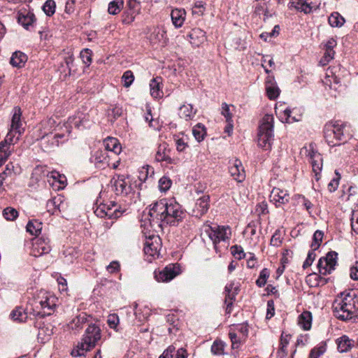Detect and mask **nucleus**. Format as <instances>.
Listing matches in <instances>:
<instances>
[{"label": "nucleus", "mask_w": 358, "mask_h": 358, "mask_svg": "<svg viewBox=\"0 0 358 358\" xmlns=\"http://www.w3.org/2000/svg\"><path fill=\"white\" fill-rule=\"evenodd\" d=\"M185 216L181 206L173 199H162L156 201L143 214L145 225L147 221L151 228L156 231L164 225H177Z\"/></svg>", "instance_id": "nucleus-1"}, {"label": "nucleus", "mask_w": 358, "mask_h": 358, "mask_svg": "<svg viewBox=\"0 0 358 358\" xmlns=\"http://www.w3.org/2000/svg\"><path fill=\"white\" fill-rule=\"evenodd\" d=\"M332 309L337 319L356 322L358 320V294L341 293L334 301Z\"/></svg>", "instance_id": "nucleus-2"}, {"label": "nucleus", "mask_w": 358, "mask_h": 358, "mask_svg": "<svg viewBox=\"0 0 358 358\" xmlns=\"http://www.w3.org/2000/svg\"><path fill=\"white\" fill-rule=\"evenodd\" d=\"M351 128L341 121L331 122L325 124L324 138L330 146L340 145L352 138Z\"/></svg>", "instance_id": "nucleus-3"}, {"label": "nucleus", "mask_w": 358, "mask_h": 358, "mask_svg": "<svg viewBox=\"0 0 358 358\" xmlns=\"http://www.w3.org/2000/svg\"><path fill=\"white\" fill-rule=\"evenodd\" d=\"M101 338V329L96 324H90L86 329L81 341L76 348L72 350L71 355L74 357L84 356L87 352L91 350L97 344Z\"/></svg>", "instance_id": "nucleus-4"}, {"label": "nucleus", "mask_w": 358, "mask_h": 358, "mask_svg": "<svg viewBox=\"0 0 358 358\" xmlns=\"http://www.w3.org/2000/svg\"><path fill=\"white\" fill-rule=\"evenodd\" d=\"M273 121L272 115L266 114L260 122L257 135V143L259 147L264 150L271 149L273 141Z\"/></svg>", "instance_id": "nucleus-5"}, {"label": "nucleus", "mask_w": 358, "mask_h": 358, "mask_svg": "<svg viewBox=\"0 0 358 358\" xmlns=\"http://www.w3.org/2000/svg\"><path fill=\"white\" fill-rule=\"evenodd\" d=\"M64 131L56 129L55 134H48L43 135L41 138L40 145L41 148L45 152H50L59 147L69 140V136L71 133L70 129H64Z\"/></svg>", "instance_id": "nucleus-6"}, {"label": "nucleus", "mask_w": 358, "mask_h": 358, "mask_svg": "<svg viewBox=\"0 0 358 358\" xmlns=\"http://www.w3.org/2000/svg\"><path fill=\"white\" fill-rule=\"evenodd\" d=\"M205 232L212 241L214 249L217 253L220 252L217 244L221 241L229 240L231 234V229L229 226H208L205 229Z\"/></svg>", "instance_id": "nucleus-7"}, {"label": "nucleus", "mask_w": 358, "mask_h": 358, "mask_svg": "<svg viewBox=\"0 0 358 358\" xmlns=\"http://www.w3.org/2000/svg\"><path fill=\"white\" fill-rule=\"evenodd\" d=\"M305 153L309 157L315 179L316 181H319L323 166L322 157L320 153L315 150L314 145L312 143L305 148Z\"/></svg>", "instance_id": "nucleus-8"}, {"label": "nucleus", "mask_w": 358, "mask_h": 358, "mask_svg": "<svg viewBox=\"0 0 358 358\" xmlns=\"http://www.w3.org/2000/svg\"><path fill=\"white\" fill-rule=\"evenodd\" d=\"M57 298L55 296L47 293L40 301L36 302V307L42 309L41 312H38L37 315L44 317L52 315L57 306Z\"/></svg>", "instance_id": "nucleus-9"}, {"label": "nucleus", "mask_w": 358, "mask_h": 358, "mask_svg": "<svg viewBox=\"0 0 358 358\" xmlns=\"http://www.w3.org/2000/svg\"><path fill=\"white\" fill-rule=\"evenodd\" d=\"M144 234H146L145 232ZM161 248V238L158 235L155 233L145 235L144 252L146 255L153 258L159 257Z\"/></svg>", "instance_id": "nucleus-10"}, {"label": "nucleus", "mask_w": 358, "mask_h": 358, "mask_svg": "<svg viewBox=\"0 0 358 358\" xmlns=\"http://www.w3.org/2000/svg\"><path fill=\"white\" fill-rule=\"evenodd\" d=\"M97 217L101 218L116 219L122 214L115 201H110L109 204L101 203L94 210Z\"/></svg>", "instance_id": "nucleus-11"}, {"label": "nucleus", "mask_w": 358, "mask_h": 358, "mask_svg": "<svg viewBox=\"0 0 358 358\" xmlns=\"http://www.w3.org/2000/svg\"><path fill=\"white\" fill-rule=\"evenodd\" d=\"M180 273V268L178 264H169L162 270L155 271L154 276L159 282H168Z\"/></svg>", "instance_id": "nucleus-12"}, {"label": "nucleus", "mask_w": 358, "mask_h": 358, "mask_svg": "<svg viewBox=\"0 0 358 358\" xmlns=\"http://www.w3.org/2000/svg\"><path fill=\"white\" fill-rule=\"evenodd\" d=\"M91 122L87 113L79 110L73 116L70 117L68 122L65 123L69 125L70 129L73 127L78 129H84L90 127Z\"/></svg>", "instance_id": "nucleus-13"}, {"label": "nucleus", "mask_w": 358, "mask_h": 358, "mask_svg": "<svg viewBox=\"0 0 358 358\" xmlns=\"http://www.w3.org/2000/svg\"><path fill=\"white\" fill-rule=\"evenodd\" d=\"M57 129L59 131H64V129H69V127L66 123L57 122L56 120L53 117L48 118L41 122V134L42 136L48 134H55V131Z\"/></svg>", "instance_id": "nucleus-14"}, {"label": "nucleus", "mask_w": 358, "mask_h": 358, "mask_svg": "<svg viewBox=\"0 0 358 358\" xmlns=\"http://www.w3.org/2000/svg\"><path fill=\"white\" fill-rule=\"evenodd\" d=\"M50 251L49 240L44 237H36L32 243L31 255L39 257Z\"/></svg>", "instance_id": "nucleus-15"}, {"label": "nucleus", "mask_w": 358, "mask_h": 358, "mask_svg": "<svg viewBox=\"0 0 358 358\" xmlns=\"http://www.w3.org/2000/svg\"><path fill=\"white\" fill-rule=\"evenodd\" d=\"M111 157L112 156L109 155L106 151L99 150L94 152L90 161L94 164L96 168L104 169L106 167L110 166Z\"/></svg>", "instance_id": "nucleus-16"}, {"label": "nucleus", "mask_w": 358, "mask_h": 358, "mask_svg": "<svg viewBox=\"0 0 358 358\" xmlns=\"http://www.w3.org/2000/svg\"><path fill=\"white\" fill-rule=\"evenodd\" d=\"M113 186L117 195H127L131 192L130 181L124 176H119L115 179Z\"/></svg>", "instance_id": "nucleus-17"}, {"label": "nucleus", "mask_w": 358, "mask_h": 358, "mask_svg": "<svg viewBox=\"0 0 358 358\" xmlns=\"http://www.w3.org/2000/svg\"><path fill=\"white\" fill-rule=\"evenodd\" d=\"M229 171L233 178L238 182H243L245 178L242 162L238 159L229 162Z\"/></svg>", "instance_id": "nucleus-18"}, {"label": "nucleus", "mask_w": 358, "mask_h": 358, "mask_svg": "<svg viewBox=\"0 0 358 358\" xmlns=\"http://www.w3.org/2000/svg\"><path fill=\"white\" fill-rule=\"evenodd\" d=\"M210 196L208 195H203L199 198L192 210V215L196 217H201L206 214L210 207Z\"/></svg>", "instance_id": "nucleus-19"}, {"label": "nucleus", "mask_w": 358, "mask_h": 358, "mask_svg": "<svg viewBox=\"0 0 358 358\" xmlns=\"http://www.w3.org/2000/svg\"><path fill=\"white\" fill-rule=\"evenodd\" d=\"M271 201H273L276 207H281L282 205L289 203L290 197L287 190L274 188L270 196Z\"/></svg>", "instance_id": "nucleus-20"}, {"label": "nucleus", "mask_w": 358, "mask_h": 358, "mask_svg": "<svg viewBox=\"0 0 358 358\" xmlns=\"http://www.w3.org/2000/svg\"><path fill=\"white\" fill-rule=\"evenodd\" d=\"M38 325V340L41 343L48 341L54 334V326L51 323L37 322Z\"/></svg>", "instance_id": "nucleus-21"}, {"label": "nucleus", "mask_w": 358, "mask_h": 358, "mask_svg": "<svg viewBox=\"0 0 358 358\" xmlns=\"http://www.w3.org/2000/svg\"><path fill=\"white\" fill-rule=\"evenodd\" d=\"M35 21V15L30 11L23 10L17 13L18 23L27 30H29L34 25Z\"/></svg>", "instance_id": "nucleus-22"}, {"label": "nucleus", "mask_w": 358, "mask_h": 358, "mask_svg": "<svg viewBox=\"0 0 358 358\" xmlns=\"http://www.w3.org/2000/svg\"><path fill=\"white\" fill-rule=\"evenodd\" d=\"M103 145L105 150L107 152H110V155H118L122 151V146L117 138L114 137H107L103 141Z\"/></svg>", "instance_id": "nucleus-23"}, {"label": "nucleus", "mask_w": 358, "mask_h": 358, "mask_svg": "<svg viewBox=\"0 0 358 358\" xmlns=\"http://www.w3.org/2000/svg\"><path fill=\"white\" fill-rule=\"evenodd\" d=\"M266 92L267 96L271 100L277 99L280 94V90L271 76H268L266 78Z\"/></svg>", "instance_id": "nucleus-24"}, {"label": "nucleus", "mask_w": 358, "mask_h": 358, "mask_svg": "<svg viewBox=\"0 0 358 358\" xmlns=\"http://www.w3.org/2000/svg\"><path fill=\"white\" fill-rule=\"evenodd\" d=\"M171 17L176 28H180L184 24L186 17V11L183 8H175L171 10Z\"/></svg>", "instance_id": "nucleus-25"}, {"label": "nucleus", "mask_w": 358, "mask_h": 358, "mask_svg": "<svg viewBox=\"0 0 358 358\" xmlns=\"http://www.w3.org/2000/svg\"><path fill=\"white\" fill-rule=\"evenodd\" d=\"M190 43L196 47H199L206 40V33L200 29H194L188 34Z\"/></svg>", "instance_id": "nucleus-26"}, {"label": "nucleus", "mask_w": 358, "mask_h": 358, "mask_svg": "<svg viewBox=\"0 0 358 358\" xmlns=\"http://www.w3.org/2000/svg\"><path fill=\"white\" fill-rule=\"evenodd\" d=\"M21 111L20 108H15L14 113L11 120V125L10 129L15 130V134H17L20 136L24 132V129L22 128V122H21Z\"/></svg>", "instance_id": "nucleus-27"}, {"label": "nucleus", "mask_w": 358, "mask_h": 358, "mask_svg": "<svg viewBox=\"0 0 358 358\" xmlns=\"http://www.w3.org/2000/svg\"><path fill=\"white\" fill-rule=\"evenodd\" d=\"M162 78L156 77L152 78L150 83V94L155 98H160L163 96V92L162 91Z\"/></svg>", "instance_id": "nucleus-28"}, {"label": "nucleus", "mask_w": 358, "mask_h": 358, "mask_svg": "<svg viewBox=\"0 0 358 358\" xmlns=\"http://www.w3.org/2000/svg\"><path fill=\"white\" fill-rule=\"evenodd\" d=\"M289 3L296 10L306 14L311 13L313 10L311 3L308 2V0H291Z\"/></svg>", "instance_id": "nucleus-29"}, {"label": "nucleus", "mask_w": 358, "mask_h": 358, "mask_svg": "<svg viewBox=\"0 0 358 358\" xmlns=\"http://www.w3.org/2000/svg\"><path fill=\"white\" fill-rule=\"evenodd\" d=\"M155 159L157 162H165L167 164H172L173 160L167 155V145L164 143L160 144L155 155Z\"/></svg>", "instance_id": "nucleus-30"}, {"label": "nucleus", "mask_w": 358, "mask_h": 358, "mask_svg": "<svg viewBox=\"0 0 358 358\" xmlns=\"http://www.w3.org/2000/svg\"><path fill=\"white\" fill-rule=\"evenodd\" d=\"M27 61V56L24 53L16 51L12 55L10 63L13 67L22 68L24 66Z\"/></svg>", "instance_id": "nucleus-31"}, {"label": "nucleus", "mask_w": 358, "mask_h": 358, "mask_svg": "<svg viewBox=\"0 0 358 358\" xmlns=\"http://www.w3.org/2000/svg\"><path fill=\"white\" fill-rule=\"evenodd\" d=\"M196 113V109H194L192 104H184L179 108V115L186 120H192Z\"/></svg>", "instance_id": "nucleus-32"}, {"label": "nucleus", "mask_w": 358, "mask_h": 358, "mask_svg": "<svg viewBox=\"0 0 358 358\" xmlns=\"http://www.w3.org/2000/svg\"><path fill=\"white\" fill-rule=\"evenodd\" d=\"M337 348L340 352H347L354 345V341L347 336H343L337 339Z\"/></svg>", "instance_id": "nucleus-33"}, {"label": "nucleus", "mask_w": 358, "mask_h": 358, "mask_svg": "<svg viewBox=\"0 0 358 358\" xmlns=\"http://www.w3.org/2000/svg\"><path fill=\"white\" fill-rule=\"evenodd\" d=\"M298 324L303 330H309L312 324V314L309 311H303L298 317Z\"/></svg>", "instance_id": "nucleus-34"}, {"label": "nucleus", "mask_w": 358, "mask_h": 358, "mask_svg": "<svg viewBox=\"0 0 358 358\" xmlns=\"http://www.w3.org/2000/svg\"><path fill=\"white\" fill-rule=\"evenodd\" d=\"M87 321V314L85 313H81L69 322V327L72 329L78 330L81 329L83 327V324Z\"/></svg>", "instance_id": "nucleus-35"}, {"label": "nucleus", "mask_w": 358, "mask_h": 358, "mask_svg": "<svg viewBox=\"0 0 358 358\" xmlns=\"http://www.w3.org/2000/svg\"><path fill=\"white\" fill-rule=\"evenodd\" d=\"M328 22L331 27L339 28L344 24L345 20L338 12H333L329 16Z\"/></svg>", "instance_id": "nucleus-36"}, {"label": "nucleus", "mask_w": 358, "mask_h": 358, "mask_svg": "<svg viewBox=\"0 0 358 358\" xmlns=\"http://www.w3.org/2000/svg\"><path fill=\"white\" fill-rule=\"evenodd\" d=\"M281 106H282V105H280L279 106H276L275 112H276V113L280 114V118L282 119V121H285L287 123H291L293 122L298 121L297 119H296L294 117H292L291 116L292 110L289 108H287L285 109H280V107H281Z\"/></svg>", "instance_id": "nucleus-37"}, {"label": "nucleus", "mask_w": 358, "mask_h": 358, "mask_svg": "<svg viewBox=\"0 0 358 358\" xmlns=\"http://www.w3.org/2000/svg\"><path fill=\"white\" fill-rule=\"evenodd\" d=\"M192 134L198 142L202 141L206 135V130L205 126L201 123L196 124L192 128Z\"/></svg>", "instance_id": "nucleus-38"}, {"label": "nucleus", "mask_w": 358, "mask_h": 358, "mask_svg": "<svg viewBox=\"0 0 358 358\" xmlns=\"http://www.w3.org/2000/svg\"><path fill=\"white\" fill-rule=\"evenodd\" d=\"M326 351V343L321 342L310 350L308 358H320Z\"/></svg>", "instance_id": "nucleus-39"}, {"label": "nucleus", "mask_w": 358, "mask_h": 358, "mask_svg": "<svg viewBox=\"0 0 358 358\" xmlns=\"http://www.w3.org/2000/svg\"><path fill=\"white\" fill-rule=\"evenodd\" d=\"M124 6L123 0H113L108 4V11L111 15L119 13Z\"/></svg>", "instance_id": "nucleus-40"}, {"label": "nucleus", "mask_w": 358, "mask_h": 358, "mask_svg": "<svg viewBox=\"0 0 358 358\" xmlns=\"http://www.w3.org/2000/svg\"><path fill=\"white\" fill-rule=\"evenodd\" d=\"M253 8L254 13L257 15L264 14V16L268 17V2H254Z\"/></svg>", "instance_id": "nucleus-41"}, {"label": "nucleus", "mask_w": 358, "mask_h": 358, "mask_svg": "<svg viewBox=\"0 0 358 358\" xmlns=\"http://www.w3.org/2000/svg\"><path fill=\"white\" fill-rule=\"evenodd\" d=\"M42 223L36 220L29 221L27 224V231L31 235L37 236L41 232L42 229Z\"/></svg>", "instance_id": "nucleus-42"}, {"label": "nucleus", "mask_w": 358, "mask_h": 358, "mask_svg": "<svg viewBox=\"0 0 358 358\" xmlns=\"http://www.w3.org/2000/svg\"><path fill=\"white\" fill-rule=\"evenodd\" d=\"M229 337L231 342V348L232 349H238L243 342L245 341L241 336L238 335V333L232 331L230 330L229 333Z\"/></svg>", "instance_id": "nucleus-43"}, {"label": "nucleus", "mask_w": 358, "mask_h": 358, "mask_svg": "<svg viewBox=\"0 0 358 358\" xmlns=\"http://www.w3.org/2000/svg\"><path fill=\"white\" fill-rule=\"evenodd\" d=\"M10 317L15 321L22 322L26 321L27 315L22 308H17L11 312Z\"/></svg>", "instance_id": "nucleus-44"}, {"label": "nucleus", "mask_w": 358, "mask_h": 358, "mask_svg": "<svg viewBox=\"0 0 358 358\" xmlns=\"http://www.w3.org/2000/svg\"><path fill=\"white\" fill-rule=\"evenodd\" d=\"M3 217L8 221L15 220L19 215L18 211L13 207H6L2 212Z\"/></svg>", "instance_id": "nucleus-45"}, {"label": "nucleus", "mask_w": 358, "mask_h": 358, "mask_svg": "<svg viewBox=\"0 0 358 358\" xmlns=\"http://www.w3.org/2000/svg\"><path fill=\"white\" fill-rule=\"evenodd\" d=\"M324 236V232L321 230H317L315 231L313 236V241L311 243V248L313 249V250H317L322 241V238Z\"/></svg>", "instance_id": "nucleus-46"}, {"label": "nucleus", "mask_w": 358, "mask_h": 358, "mask_svg": "<svg viewBox=\"0 0 358 358\" xmlns=\"http://www.w3.org/2000/svg\"><path fill=\"white\" fill-rule=\"evenodd\" d=\"M154 173L155 171L152 166L149 165L144 166L140 171L139 179L145 181L149 178H152Z\"/></svg>", "instance_id": "nucleus-47"}, {"label": "nucleus", "mask_w": 358, "mask_h": 358, "mask_svg": "<svg viewBox=\"0 0 358 358\" xmlns=\"http://www.w3.org/2000/svg\"><path fill=\"white\" fill-rule=\"evenodd\" d=\"M317 267L320 273L324 275L329 274L331 273L332 271H334L333 268H330V266H329L327 259H324L323 257L319 259V262L317 263Z\"/></svg>", "instance_id": "nucleus-48"}, {"label": "nucleus", "mask_w": 358, "mask_h": 358, "mask_svg": "<svg viewBox=\"0 0 358 358\" xmlns=\"http://www.w3.org/2000/svg\"><path fill=\"white\" fill-rule=\"evenodd\" d=\"M20 136L17 134H15V130L10 129L7 134L5 139L2 141L4 144H8V145L12 146L19 141Z\"/></svg>", "instance_id": "nucleus-49"}, {"label": "nucleus", "mask_w": 358, "mask_h": 358, "mask_svg": "<svg viewBox=\"0 0 358 358\" xmlns=\"http://www.w3.org/2000/svg\"><path fill=\"white\" fill-rule=\"evenodd\" d=\"M138 13L131 10H126L122 15V22L124 24H129L135 20L136 15Z\"/></svg>", "instance_id": "nucleus-50"}, {"label": "nucleus", "mask_w": 358, "mask_h": 358, "mask_svg": "<svg viewBox=\"0 0 358 358\" xmlns=\"http://www.w3.org/2000/svg\"><path fill=\"white\" fill-rule=\"evenodd\" d=\"M290 337L291 336L289 334H285L284 333L282 334L280 337V348L278 350L279 354H282V355L287 354L286 349L289 344Z\"/></svg>", "instance_id": "nucleus-51"}, {"label": "nucleus", "mask_w": 358, "mask_h": 358, "mask_svg": "<svg viewBox=\"0 0 358 358\" xmlns=\"http://www.w3.org/2000/svg\"><path fill=\"white\" fill-rule=\"evenodd\" d=\"M225 344L222 341H215L211 345V352L215 355L224 354Z\"/></svg>", "instance_id": "nucleus-52"}, {"label": "nucleus", "mask_w": 358, "mask_h": 358, "mask_svg": "<svg viewBox=\"0 0 358 358\" xmlns=\"http://www.w3.org/2000/svg\"><path fill=\"white\" fill-rule=\"evenodd\" d=\"M269 275V270L266 268H263L259 273L258 279L256 280V285L259 287H264L266 285Z\"/></svg>", "instance_id": "nucleus-53"}, {"label": "nucleus", "mask_w": 358, "mask_h": 358, "mask_svg": "<svg viewBox=\"0 0 358 358\" xmlns=\"http://www.w3.org/2000/svg\"><path fill=\"white\" fill-rule=\"evenodd\" d=\"M122 80L124 87H130L134 80L133 72L130 70L126 71L122 76Z\"/></svg>", "instance_id": "nucleus-54"}, {"label": "nucleus", "mask_w": 358, "mask_h": 358, "mask_svg": "<svg viewBox=\"0 0 358 358\" xmlns=\"http://www.w3.org/2000/svg\"><path fill=\"white\" fill-rule=\"evenodd\" d=\"M12 152L11 146L4 144L3 141L0 142V159H8Z\"/></svg>", "instance_id": "nucleus-55"}, {"label": "nucleus", "mask_w": 358, "mask_h": 358, "mask_svg": "<svg viewBox=\"0 0 358 358\" xmlns=\"http://www.w3.org/2000/svg\"><path fill=\"white\" fill-rule=\"evenodd\" d=\"M232 331L238 333V335L245 339L248 334V326L244 324H240L234 326Z\"/></svg>", "instance_id": "nucleus-56"}, {"label": "nucleus", "mask_w": 358, "mask_h": 358, "mask_svg": "<svg viewBox=\"0 0 358 358\" xmlns=\"http://www.w3.org/2000/svg\"><path fill=\"white\" fill-rule=\"evenodd\" d=\"M44 13L48 15H52L55 12V3L53 0H47L43 6Z\"/></svg>", "instance_id": "nucleus-57"}, {"label": "nucleus", "mask_w": 358, "mask_h": 358, "mask_svg": "<svg viewBox=\"0 0 358 358\" xmlns=\"http://www.w3.org/2000/svg\"><path fill=\"white\" fill-rule=\"evenodd\" d=\"M92 52L88 48H85L80 52V58L83 62L87 66H90L92 63Z\"/></svg>", "instance_id": "nucleus-58"}, {"label": "nucleus", "mask_w": 358, "mask_h": 358, "mask_svg": "<svg viewBox=\"0 0 358 358\" xmlns=\"http://www.w3.org/2000/svg\"><path fill=\"white\" fill-rule=\"evenodd\" d=\"M338 254L334 251L329 252L327 254L325 257H323L324 259H327V262L330 266V268L335 269V266L336 265V259H337Z\"/></svg>", "instance_id": "nucleus-59"}, {"label": "nucleus", "mask_w": 358, "mask_h": 358, "mask_svg": "<svg viewBox=\"0 0 358 358\" xmlns=\"http://www.w3.org/2000/svg\"><path fill=\"white\" fill-rule=\"evenodd\" d=\"M172 182L171 179L166 176H163L159 180V188L161 192H166L171 187Z\"/></svg>", "instance_id": "nucleus-60"}, {"label": "nucleus", "mask_w": 358, "mask_h": 358, "mask_svg": "<svg viewBox=\"0 0 358 358\" xmlns=\"http://www.w3.org/2000/svg\"><path fill=\"white\" fill-rule=\"evenodd\" d=\"M231 254L237 259H241L245 258V254L244 253L243 249L240 245H234L231 248Z\"/></svg>", "instance_id": "nucleus-61"}, {"label": "nucleus", "mask_w": 358, "mask_h": 358, "mask_svg": "<svg viewBox=\"0 0 358 358\" xmlns=\"http://www.w3.org/2000/svg\"><path fill=\"white\" fill-rule=\"evenodd\" d=\"M282 237L280 230H276L271 239V245L274 247H279L282 243Z\"/></svg>", "instance_id": "nucleus-62"}, {"label": "nucleus", "mask_w": 358, "mask_h": 358, "mask_svg": "<svg viewBox=\"0 0 358 358\" xmlns=\"http://www.w3.org/2000/svg\"><path fill=\"white\" fill-rule=\"evenodd\" d=\"M335 173L336 174V178H333L328 184V189L330 192H334L336 191L339 185L341 176L337 171H336Z\"/></svg>", "instance_id": "nucleus-63"}, {"label": "nucleus", "mask_w": 358, "mask_h": 358, "mask_svg": "<svg viewBox=\"0 0 358 358\" xmlns=\"http://www.w3.org/2000/svg\"><path fill=\"white\" fill-rule=\"evenodd\" d=\"M298 198H299V202L301 203V204L304 207V208L310 215L311 214L310 210L312 209V208L313 206V203L310 202V201H309L307 198H306L303 195H299Z\"/></svg>", "instance_id": "nucleus-64"}]
</instances>
